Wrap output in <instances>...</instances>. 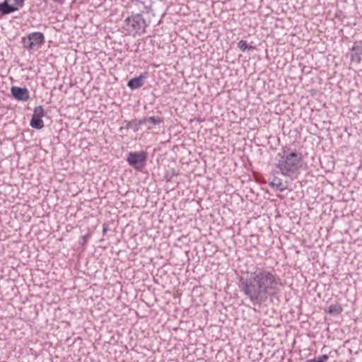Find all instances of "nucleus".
Segmentation results:
<instances>
[{"mask_svg":"<svg viewBox=\"0 0 362 362\" xmlns=\"http://www.w3.org/2000/svg\"><path fill=\"white\" fill-rule=\"evenodd\" d=\"M281 278L272 269L252 266L240 279V291L253 305H260L279 295Z\"/></svg>","mask_w":362,"mask_h":362,"instance_id":"f257e3e1","label":"nucleus"},{"mask_svg":"<svg viewBox=\"0 0 362 362\" xmlns=\"http://www.w3.org/2000/svg\"><path fill=\"white\" fill-rule=\"evenodd\" d=\"M277 157L276 165L281 173L292 180L296 178L303 164L302 153L296 149L284 146L277 154Z\"/></svg>","mask_w":362,"mask_h":362,"instance_id":"f03ea898","label":"nucleus"},{"mask_svg":"<svg viewBox=\"0 0 362 362\" xmlns=\"http://www.w3.org/2000/svg\"><path fill=\"white\" fill-rule=\"evenodd\" d=\"M147 26L148 24L142 14L136 13L128 16L124 20L123 28L129 35L136 37L144 34Z\"/></svg>","mask_w":362,"mask_h":362,"instance_id":"7ed1b4c3","label":"nucleus"},{"mask_svg":"<svg viewBox=\"0 0 362 362\" xmlns=\"http://www.w3.org/2000/svg\"><path fill=\"white\" fill-rule=\"evenodd\" d=\"M45 42V37L42 33L33 32L21 38L23 47L30 52L37 49Z\"/></svg>","mask_w":362,"mask_h":362,"instance_id":"20e7f679","label":"nucleus"},{"mask_svg":"<svg viewBox=\"0 0 362 362\" xmlns=\"http://www.w3.org/2000/svg\"><path fill=\"white\" fill-rule=\"evenodd\" d=\"M147 153L145 151L129 152L127 154L128 164L136 170H141L146 162Z\"/></svg>","mask_w":362,"mask_h":362,"instance_id":"39448f33","label":"nucleus"},{"mask_svg":"<svg viewBox=\"0 0 362 362\" xmlns=\"http://www.w3.org/2000/svg\"><path fill=\"white\" fill-rule=\"evenodd\" d=\"M11 93L12 96L18 100L26 102L30 99L29 91L25 88L12 86Z\"/></svg>","mask_w":362,"mask_h":362,"instance_id":"423d86ee","label":"nucleus"},{"mask_svg":"<svg viewBox=\"0 0 362 362\" xmlns=\"http://www.w3.org/2000/svg\"><path fill=\"white\" fill-rule=\"evenodd\" d=\"M146 78V74H141L139 76L131 78L127 86L132 90H136L141 88L144 84V79Z\"/></svg>","mask_w":362,"mask_h":362,"instance_id":"0eeeda50","label":"nucleus"},{"mask_svg":"<svg viewBox=\"0 0 362 362\" xmlns=\"http://www.w3.org/2000/svg\"><path fill=\"white\" fill-rule=\"evenodd\" d=\"M9 2V0H4L0 3V12L5 16L18 10L17 6L10 4Z\"/></svg>","mask_w":362,"mask_h":362,"instance_id":"6e6552de","label":"nucleus"},{"mask_svg":"<svg viewBox=\"0 0 362 362\" xmlns=\"http://www.w3.org/2000/svg\"><path fill=\"white\" fill-rule=\"evenodd\" d=\"M269 185L272 187L276 188L281 192L284 191L287 188V185L283 183L281 179L274 175L272 178V180L269 181Z\"/></svg>","mask_w":362,"mask_h":362,"instance_id":"1a4fd4ad","label":"nucleus"},{"mask_svg":"<svg viewBox=\"0 0 362 362\" xmlns=\"http://www.w3.org/2000/svg\"><path fill=\"white\" fill-rule=\"evenodd\" d=\"M146 122L150 123L152 126L159 125L163 122V119L158 116H156V117L153 116V117H144L139 120L140 124H144Z\"/></svg>","mask_w":362,"mask_h":362,"instance_id":"9d476101","label":"nucleus"},{"mask_svg":"<svg viewBox=\"0 0 362 362\" xmlns=\"http://www.w3.org/2000/svg\"><path fill=\"white\" fill-rule=\"evenodd\" d=\"M327 313L332 315H338L343 311L342 306L340 304L330 305L327 308Z\"/></svg>","mask_w":362,"mask_h":362,"instance_id":"9b49d317","label":"nucleus"},{"mask_svg":"<svg viewBox=\"0 0 362 362\" xmlns=\"http://www.w3.org/2000/svg\"><path fill=\"white\" fill-rule=\"evenodd\" d=\"M30 125L33 129H41L44 127V122L41 118L32 116Z\"/></svg>","mask_w":362,"mask_h":362,"instance_id":"f8f14e48","label":"nucleus"},{"mask_svg":"<svg viewBox=\"0 0 362 362\" xmlns=\"http://www.w3.org/2000/svg\"><path fill=\"white\" fill-rule=\"evenodd\" d=\"M45 115V112L44 109L42 108V106L40 105V106L35 107L33 114L32 116L42 119V117H44Z\"/></svg>","mask_w":362,"mask_h":362,"instance_id":"ddd939ff","label":"nucleus"},{"mask_svg":"<svg viewBox=\"0 0 362 362\" xmlns=\"http://www.w3.org/2000/svg\"><path fill=\"white\" fill-rule=\"evenodd\" d=\"M352 52H357L358 54H362V40L356 41L354 43L353 47L351 49Z\"/></svg>","mask_w":362,"mask_h":362,"instance_id":"4468645a","label":"nucleus"},{"mask_svg":"<svg viewBox=\"0 0 362 362\" xmlns=\"http://www.w3.org/2000/svg\"><path fill=\"white\" fill-rule=\"evenodd\" d=\"M238 47L242 52H245L247 49H255L252 46H248L246 41L243 40L238 42Z\"/></svg>","mask_w":362,"mask_h":362,"instance_id":"2eb2a0df","label":"nucleus"},{"mask_svg":"<svg viewBox=\"0 0 362 362\" xmlns=\"http://www.w3.org/2000/svg\"><path fill=\"white\" fill-rule=\"evenodd\" d=\"M361 54H358L357 52H352L351 54V60L352 62H356L357 63H359L361 60Z\"/></svg>","mask_w":362,"mask_h":362,"instance_id":"dca6fc26","label":"nucleus"},{"mask_svg":"<svg viewBox=\"0 0 362 362\" xmlns=\"http://www.w3.org/2000/svg\"><path fill=\"white\" fill-rule=\"evenodd\" d=\"M329 359V356L327 354H323L319 356L317 358L313 359L314 362H327Z\"/></svg>","mask_w":362,"mask_h":362,"instance_id":"f3484780","label":"nucleus"},{"mask_svg":"<svg viewBox=\"0 0 362 362\" xmlns=\"http://www.w3.org/2000/svg\"><path fill=\"white\" fill-rule=\"evenodd\" d=\"M9 1H13V4L17 6L18 8L19 9L20 8H22L23 6L25 0H9Z\"/></svg>","mask_w":362,"mask_h":362,"instance_id":"a211bd4d","label":"nucleus"},{"mask_svg":"<svg viewBox=\"0 0 362 362\" xmlns=\"http://www.w3.org/2000/svg\"><path fill=\"white\" fill-rule=\"evenodd\" d=\"M150 10H151V5H149V6L144 5V10H142V12L148 13L150 11Z\"/></svg>","mask_w":362,"mask_h":362,"instance_id":"6ab92c4d","label":"nucleus"},{"mask_svg":"<svg viewBox=\"0 0 362 362\" xmlns=\"http://www.w3.org/2000/svg\"><path fill=\"white\" fill-rule=\"evenodd\" d=\"M132 127V122H127V124L125 126L126 129H129ZM124 127H121V129H122Z\"/></svg>","mask_w":362,"mask_h":362,"instance_id":"aec40b11","label":"nucleus"},{"mask_svg":"<svg viewBox=\"0 0 362 362\" xmlns=\"http://www.w3.org/2000/svg\"><path fill=\"white\" fill-rule=\"evenodd\" d=\"M53 1L55 2H57V3H62L64 1V0H53Z\"/></svg>","mask_w":362,"mask_h":362,"instance_id":"412c9836","label":"nucleus"},{"mask_svg":"<svg viewBox=\"0 0 362 362\" xmlns=\"http://www.w3.org/2000/svg\"><path fill=\"white\" fill-rule=\"evenodd\" d=\"M305 362H314V361H313V360H312V359H308V360H307Z\"/></svg>","mask_w":362,"mask_h":362,"instance_id":"4be33fe9","label":"nucleus"},{"mask_svg":"<svg viewBox=\"0 0 362 362\" xmlns=\"http://www.w3.org/2000/svg\"><path fill=\"white\" fill-rule=\"evenodd\" d=\"M3 16H4V13H1V12H0V18H1Z\"/></svg>","mask_w":362,"mask_h":362,"instance_id":"5701e85b","label":"nucleus"}]
</instances>
